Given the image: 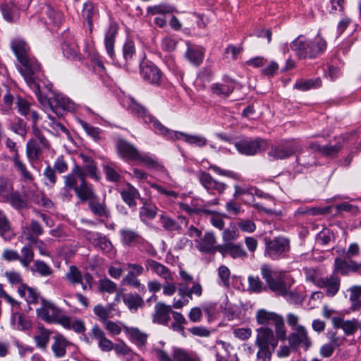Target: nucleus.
<instances>
[{
	"mask_svg": "<svg viewBox=\"0 0 361 361\" xmlns=\"http://www.w3.org/2000/svg\"><path fill=\"white\" fill-rule=\"evenodd\" d=\"M99 291L112 293L116 290V284L109 279H100Z\"/></svg>",
	"mask_w": 361,
	"mask_h": 361,
	"instance_id": "62",
	"label": "nucleus"
},
{
	"mask_svg": "<svg viewBox=\"0 0 361 361\" xmlns=\"http://www.w3.org/2000/svg\"><path fill=\"white\" fill-rule=\"evenodd\" d=\"M22 257L18 260L25 267H27L30 263L33 260L34 252L28 247H23L21 250Z\"/></svg>",
	"mask_w": 361,
	"mask_h": 361,
	"instance_id": "57",
	"label": "nucleus"
},
{
	"mask_svg": "<svg viewBox=\"0 0 361 361\" xmlns=\"http://www.w3.org/2000/svg\"><path fill=\"white\" fill-rule=\"evenodd\" d=\"M174 137L175 140L183 139L187 143L195 145L199 147L205 146L207 143V140L204 137L197 135H192L176 131V134H174Z\"/></svg>",
	"mask_w": 361,
	"mask_h": 361,
	"instance_id": "30",
	"label": "nucleus"
},
{
	"mask_svg": "<svg viewBox=\"0 0 361 361\" xmlns=\"http://www.w3.org/2000/svg\"><path fill=\"white\" fill-rule=\"evenodd\" d=\"M160 221L162 224L163 228L168 231H178L180 233L182 230L181 226L173 219L161 215L160 217Z\"/></svg>",
	"mask_w": 361,
	"mask_h": 361,
	"instance_id": "46",
	"label": "nucleus"
},
{
	"mask_svg": "<svg viewBox=\"0 0 361 361\" xmlns=\"http://www.w3.org/2000/svg\"><path fill=\"white\" fill-rule=\"evenodd\" d=\"M19 63L21 64L19 72L23 77L27 85L29 87H36V84L39 83L38 81L41 80L42 76H43L41 66L37 60L30 55L20 60Z\"/></svg>",
	"mask_w": 361,
	"mask_h": 361,
	"instance_id": "3",
	"label": "nucleus"
},
{
	"mask_svg": "<svg viewBox=\"0 0 361 361\" xmlns=\"http://www.w3.org/2000/svg\"><path fill=\"white\" fill-rule=\"evenodd\" d=\"M140 75L145 82L153 85H159L163 77L162 71L149 60L140 63Z\"/></svg>",
	"mask_w": 361,
	"mask_h": 361,
	"instance_id": "4",
	"label": "nucleus"
},
{
	"mask_svg": "<svg viewBox=\"0 0 361 361\" xmlns=\"http://www.w3.org/2000/svg\"><path fill=\"white\" fill-rule=\"evenodd\" d=\"M275 327V338L279 341H284L287 339L286 329L283 318L280 316L279 318L274 323Z\"/></svg>",
	"mask_w": 361,
	"mask_h": 361,
	"instance_id": "47",
	"label": "nucleus"
},
{
	"mask_svg": "<svg viewBox=\"0 0 361 361\" xmlns=\"http://www.w3.org/2000/svg\"><path fill=\"white\" fill-rule=\"evenodd\" d=\"M92 334L94 338L98 340L99 347L102 351H110L113 350L114 343L106 338L104 331L98 325H94L92 329Z\"/></svg>",
	"mask_w": 361,
	"mask_h": 361,
	"instance_id": "26",
	"label": "nucleus"
},
{
	"mask_svg": "<svg viewBox=\"0 0 361 361\" xmlns=\"http://www.w3.org/2000/svg\"><path fill=\"white\" fill-rule=\"evenodd\" d=\"M12 160L15 168L20 172L22 177H23L25 180H33L32 175L30 173V171H27L25 164L20 160L18 151H16V153H15Z\"/></svg>",
	"mask_w": 361,
	"mask_h": 361,
	"instance_id": "41",
	"label": "nucleus"
},
{
	"mask_svg": "<svg viewBox=\"0 0 361 361\" xmlns=\"http://www.w3.org/2000/svg\"><path fill=\"white\" fill-rule=\"evenodd\" d=\"M30 87V89L32 90V91L35 94L40 104L43 106L44 111L50 109L53 111H55V109H54L55 104H54L55 103H54V100L51 101V99L49 98H48L47 97H46L42 94V92H40V90H39V83L36 84V87L32 86V87Z\"/></svg>",
	"mask_w": 361,
	"mask_h": 361,
	"instance_id": "39",
	"label": "nucleus"
},
{
	"mask_svg": "<svg viewBox=\"0 0 361 361\" xmlns=\"http://www.w3.org/2000/svg\"><path fill=\"white\" fill-rule=\"evenodd\" d=\"M235 83L232 80L226 81L224 83H216L212 86V91L214 94L221 97L226 98L233 91Z\"/></svg>",
	"mask_w": 361,
	"mask_h": 361,
	"instance_id": "32",
	"label": "nucleus"
},
{
	"mask_svg": "<svg viewBox=\"0 0 361 361\" xmlns=\"http://www.w3.org/2000/svg\"><path fill=\"white\" fill-rule=\"evenodd\" d=\"M39 334L34 336V340L37 347L45 350L49 341L51 331L43 326L39 327Z\"/></svg>",
	"mask_w": 361,
	"mask_h": 361,
	"instance_id": "40",
	"label": "nucleus"
},
{
	"mask_svg": "<svg viewBox=\"0 0 361 361\" xmlns=\"http://www.w3.org/2000/svg\"><path fill=\"white\" fill-rule=\"evenodd\" d=\"M300 150V145L296 142H287L284 145L272 147L268 152L274 159H283L290 157Z\"/></svg>",
	"mask_w": 361,
	"mask_h": 361,
	"instance_id": "10",
	"label": "nucleus"
},
{
	"mask_svg": "<svg viewBox=\"0 0 361 361\" xmlns=\"http://www.w3.org/2000/svg\"><path fill=\"white\" fill-rule=\"evenodd\" d=\"M121 196L123 201L130 208L137 207V199L141 202L144 199L140 197L138 190L129 183H127L126 188L121 191Z\"/></svg>",
	"mask_w": 361,
	"mask_h": 361,
	"instance_id": "17",
	"label": "nucleus"
},
{
	"mask_svg": "<svg viewBox=\"0 0 361 361\" xmlns=\"http://www.w3.org/2000/svg\"><path fill=\"white\" fill-rule=\"evenodd\" d=\"M149 269L166 281L172 279L169 269L154 259H147L146 260L147 271H148Z\"/></svg>",
	"mask_w": 361,
	"mask_h": 361,
	"instance_id": "25",
	"label": "nucleus"
},
{
	"mask_svg": "<svg viewBox=\"0 0 361 361\" xmlns=\"http://www.w3.org/2000/svg\"><path fill=\"white\" fill-rule=\"evenodd\" d=\"M185 56L191 63L199 66L203 61L204 53L197 48L188 47Z\"/></svg>",
	"mask_w": 361,
	"mask_h": 361,
	"instance_id": "42",
	"label": "nucleus"
},
{
	"mask_svg": "<svg viewBox=\"0 0 361 361\" xmlns=\"http://www.w3.org/2000/svg\"><path fill=\"white\" fill-rule=\"evenodd\" d=\"M135 48L133 42H126L123 47V62L121 64L128 71L131 69V66L134 63L135 59Z\"/></svg>",
	"mask_w": 361,
	"mask_h": 361,
	"instance_id": "27",
	"label": "nucleus"
},
{
	"mask_svg": "<svg viewBox=\"0 0 361 361\" xmlns=\"http://www.w3.org/2000/svg\"><path fill=\"white\" fill-rule=\"evenodd\" d=\"M228 254L233 258L246 257L247 252L243 250L241 245L229 243Z\"/></svg>",
	"mask_w": 361,
	"mask_h": 361,
	"instance_id": "56",
	"label": "nucleus"
},
{
	"mask_svg": "<svg viewBox=\"0 0 361 361\" xmlns=\"http://www.w3.org/2000/svg\"><path fill=\"white\" fill-rule=\"evenodd\" d=\"M82 17L84 22L88 25L89 32L91 34L93 30V22L94 19L99 17V11L95 8L92 2H85L83 5L82 11Z\"/></svg>",
	"mask_w": 361,
	"mask_h": 361,
	"instance_id": "20",
	"label": "nucleus"
},
{
	"mask_svg": "<svg viewBox=\"0 0 361 361\" xmlns=\"http://www.w3.org/2000/svg\"><path fill=\"white\" fill-rule=\"evenodd\" d=\"M66 277L72 284L82 283V273L75 265H71L69 267L68 271L66 274Z\"/></svg>",
	"mask_w": 361,
	"mask_h": 361,
	"instance_id": "49",
	"label": "nucleus"
},
{
	"mask_svg": "<svg viewBox=\"0 0 361 361\" xmlns=\"http://www.w3.org/2000/svg\"><path fill=\"white\" fill-rule=\"evenodd\" d=\"M171 11L172 8L171 6L161 4L149 6L147 8V13L152 15L169 13Z\"/></svg>",
	"mask_w": 361,
	"mask_h": 361,
	"instance_id": "63",
	"label": "nucleus"
},
{
	"mask_svg": "<svg viewBox=\"0 0 361 361\" xmlns=\"http://www.w3.org/2000/svg\"><path fill=\"white\" fill-rule=\"evenodd\" d=\"M359 329V322L357 319L347 320L343 330L347 336L352 335Z\"/></svg>",
	"mask_w": 361,
	"mask_h": 361,
	"instance_id": "64",
	"label": "nucleus"
},
{
	"mask_svg": "<svg viewBox=\"0 0 361 361\" xmlns=\"http://www.w3.org/2000/svg\"><path fill=\"white\" fill-rule=\"evenodd\" d=\"M30 103L23 97L13 95L8 91L3 97L2 109L5 111L17 110L20 113H27L30 111Z\"/></svg>",
	"mask_w": 361,
	"mask_h": 361,
	"instance_id": "7",
	"label": "nucleus"
},
{
	"mask_svg": "<svg viewBox=\"0 0 361 361\" xmlns=\"http://www.w3.org/2000/svg\"><path fill=\"white\" fill-rule=\"evenodd\" d=\"M172 313L171 307L163 302H158L155 305V312L153 322L162 325H168L170 320L169 314Z\"/></svg>",
	"mask_w": 361,
	"mask_h": 361,
	"instance_id": "18",
	"label": "nucleus"
},
{
	"mask_svg": "<svg viewBox=\"0 0 361 361\" xmlns=\"http://www.w3.org/2000/svg\"><path fill=\"white\" fill-rule=\"evenodd\" d=\"M342 149V145L340 142L335 145H324L323 146V150L322 155L326 157H335L339 151Z\"/></svg>",
	"mask_w": 361,
	"mask_h": 361,
	"instance_id": "59",
	"label": "nucleus"
},
{
	"mask_svg": "<svg viewBox=\"0 0 361 361\" xmlns=\"http://www.w3.org/2000/svg\"><path fill=\"white\" fill-rule=\"evenodd\" d=\"M259 350L257 353V358L259 361H270L273 353L276 348L271 349L269 346H257Z\"/></svg>",
	"mask_w": 361,
	"mask_h": 361,
	"instance_id": "54",
	"label": "nucleus"
},
{
	"mask_svg": "<svg viewBox=\"0 0 361 361\" xmlns=\"http://www.w3.org/2000/svg\"><path fill=\"white\" fill-rule=\"evenodd\" d=\"M1 11L4 18L8 22H13L15 18L16 9L14 6L8 4L1 6Z\"/></svg>",
	"mask_w": 361,
	"mask_h": 361,
	"instance_id": "55",
	"label": "nucleus"
},
{
	"mask_svg": "<svg viewBox=\"0 0 361 361\" xmlns=\"http://www.w3.org/2000/svg\"><path fill=\"white\" fill-rule=\"evenodd\" d=\"M118 26L116 23H111L105 33L104 44L107 54L112 60H115L114 44L116 36L118 34Z\"/></svg>",
	"mask_w": 361,
	"mask_h": 361,
	"instance_id": "15",
	"label": "nucleus"
},
{
	"mask_svg": "<svg viewBox=\"0 0 361 361\" xmlns=\"http://www.w3.org/2000/svg\"><path fill=\"white\" fill-rule=\"evenodd\" d=\"M145 123H152L156 133L168 135L170 138L175 140L174 134L176 132L171 130L163 126L158 120L152 116L151 114H142Z\"/></svg>",
	"mask_w": 361,
	"mask_h": 361,
	"instance_id": "28",
	"label": "nucleus"
},
{
	"mask_svg": "<svg viewBox=\"0 0 361 361\" xmlns=\"http://www.w3.org/2000/svg\"><path fill=\"white\" fill-rule=\"evenodd\" d=\"M120 235L123 244L127 246L138 243L142 240V236L138 233L130 229L121 230Z\"/></svg>",
	"mask_w": 361,
	"mask_h": 361,
	"instance_id": "34",
	"label": "nucleus"
},
{
	"mask_svg": "<svg viewBox=\"0 0 361 361\" xmlns=\"http://www.w3.org/2000/svg\"><path fill=\"white\" fill-rule=\"evenodd\" d=\"M88 208L94 216L105 219L110 217L105 198L100 201L97 195L94 196L88 201Z\"/></svg>",
	"mask_w": 361,
	"mask_h": 361,
	"instance_id": "16",
	"label": "nucleus"
},
{
	"mask_svg": "<svg viewBox=\"0 0 361 361\" xmlns=\"http://www.w3.org/2000/svg\"><path fill=\"white\" fill-rule=\"evenodd\" d=\"M11 129L16 133L24 136L26 134V123L23 119L17 118L16 121L11 124Z\"/></svg>",
	"mask_w": 361,
	"mask_h": 361,
	"instance_id": "60",
	"label": "nucleus"
},
{
	"mask_svg": "<svg viewBox=\"0 0 361 361\" xmlns=\"http://www.w3.org/2000/svg\"><path fill=\"white\" fill-rule=\"evenodd\" d=\"M43 149L35 139L30 140L26 145V155L29 161L31 163L38 161Z\"/></svg>",
	"mask_w": 361,
	"mask_h": 361,
	"instance_id": "31",
	"label": "nucleus"
},
{
	"mask_svg": "<svg viewBox=\"0 0 361 361\" xmlns=\"http://www.w3.org/2000/svg\"><path fill=\"white\" fill-rule=\"evenodd\" d=\"M349 263L350 259L336 257L334 260V271H338L343 276L347 275L349 273Z\"/></svg>",
	"mask_w": 361,
	"mask_h": 361,
	"instance_id": "52",
	"label": "nucleus"
},
{
	"mask_svg": "<svg viewBox=\"0 0 361 361\" xmlns=\"http://www.w3.org/2000/svg\"><path fill=\"white\" fill-rule=\"evenodd\" d=\"M11 48L18 61L30 56V49L27 42L20 38H16L11 42Z\"/></svg>",
	"mask_w": 361,
	"mask_h": 361,
	"instance_id": "21",
	"label": "nucleus"
},
{
	"mask_svg": "<svg viewBox=\"0 0 361 361\" xmlns=\"http://www.w3.org/2000/svg\"><path fill=\"white\" fill-rule=\"evenodd\" d=\"M261 272L270 290L279 295L285 296L287 290H289L294 283L293 278L286 274L273 271L267 264L262 267Z\"/></svg>",
	"mask_w": 361,
	"mask_h": 361,
	"instance_id": "2",
	"label": "nucleus"
},
{
	"mask_svg": "<svg viewBox=\"0 0 361 361\" xmlns=\"http://www.w3.org/2000/svg\"><path fill=\"white\" fill-rule=\"evenodd\" d=\"M80 184L75 188V192L81 202H88L97 195L94 193L92 185L88 183L85 178H79Z\"/></svg>",
	"mask_w": 361,
	"mask_h": 361,
	"instance_id": "22",
	"label": "nucleus"
},
{
	"mask_svg": "<svg viewBox=\"0 0 361 361\" xmlns=\"http://www.w3.org/2000/svg\"><path fill=\"white\" fill-rule=\"evenodd\" d=\"M79 122L88 135L92 137L95 140H99L101 139V129L97 127L92 126L87 122L82 120H79Z\"/></svg>",
	"mask_w": 361,
	"mask_h": 361,
	"instance_id": "53",
	"label": "nucleus"
},
{
	"mask_svg": "<svg viewBox=\"0 0 361 361\" xmlns=\"http://www.w3.org/2000/svg\"><path fill=\"white\" fill-rule=\"evenodd\" d=\"M288 344L293 350L302 348L305 350H308L312 345V341L305 326L298 325L289 334L287 339Z\"/></svg>",
	"mask_w": 361,
	"mask_h": 361,
	"instance_id": "5",
	"label": "nucleus"
},
{
	"mask_svg": "<svg viewBox=\"0 0 361 361\" xmlns=\"http://www.w3.org/2000/svg\"><path fill=\"white\" fill-rule=\"evenodd\" d=\"M125 331L128 334L136 345L141 348L147 343L148 335L142 332L137 328H129L125 326Z\"/></svg>",
	"mask_w": 361,
	"mask_h": 361,
	"instance_id": "37",
	"label": "nucleus"
},
{
	"mask_svg": "<svg viewBox=\"0 0 361 361\" xmlns=\"http://www.w3.org/2000/svg\"><path fill=\"white\" fill-rule=\"evenodd\" d=\"M281 315L273 312L267 311L264 309H260L257 312L256 320L259 324L267 325L274 323Z\"/></svg>",
	"mask_w": 361,
	"mask_h": 361,
	"instance_id": "36",
	"label": "nucleus"
},
{
	"mask_svg": "<svg viewBox=\"0 0 361 361\" xmlns=\"http://www.w3.org/2000/svg\"><path fill=\"white\" fill-rule=\"evenodd\" d=\"M124 304L131 311H137L145 305L143 298L137 293H123L121 295Z\"/></svg>",
	"mask_w": 361,
	"mask_h": 361,
	"instance_id": "24",
	"label": "nucleus"
},
{
	"mask_svg": "<svg viewBox=\"0 0 361 361\" xmlns=\"http://www.w3.org/2000/svg\"><path fill=\"white\" fill-rule=\"evenodd\" d=\"M11 324L18 330L26 331L31 328V322L23 314L16 312L12 314Z\"/></svg>",
	"mask_w": 361,
	"mask_h": 361,
	"instance_id": "33",
	"label": "nucleus"
},
{
	"mask_svg": "<svg viewBox=\"0 0 361 361\" xmlns=\"http://www.w3.org/2000/svg\"><path fill=\"white\" fill-rule=\"evenodd\" d=\"M249 290L255 293H260L262 290H266V288H263V283L258 276H249Z\"/></svg>",
	"mask_w": 361,
	"mask_h": 361,
	"instance_id": "58",
	"label": "nucleus"
},
{
	"mask_svg": "<svg viewBox=\"0 0 361 361\" xmlns=\"http://www.w3.org/2000/svg\"><path fill=\"white\" fill-rule=\"evenodd\" d=\"M62 49L63 53L66 58L74 60L81 59L78 54V48L76 45L64 43Z\"/></svg>",
	"mask_w": 361,
	"mask_h": 361,
	"instance_id": "51",
	"label": "nucleus"
},
{
	"mask_svg": "<svg viewBox=\"0 0 361 361\" xmlns=\"http://www.w3.org/2000/svg\"><path fill=\"white\" fill-rule=\"evenodd\" d=\"M90 237L87 238L90 240H92V245L100 249L103 252L108 253L112 250L113 245L110 240L106 236L102 235L99 233H87Z\"/></svg>",
	"mask_w": 361,
	"mask_h": 361,
	"instance_id": "19",
	"label": "nucleus"
},
{
	"mask_svg": "<svg viewBox=\"0 0 361 361\" xmlns=\"http://www.w3.org/2000/svg\"><path fill=\"white\" fill-rule=\"evenodd\" d=\"M322 83V80L319 78L309 80H299L295 83L294 88L301 91H307L310 89L320 87Z\"/></svg>",
	"mask_w": 361,
	"mask_h": 361,
	"instance_id": "38",
	"label": "nucleus"
},
{
	"mask_svg": "<svg viewBox=\"0 0 361 361\" xmlns=\"http://www.w3.org/2000/svg\"><path fill=\"white\" fill-rule=\"evenodd\" d=\"M41 16L45 20L46 24H52L58 26L61 23V13L50 5H45L42 8Z\"/></svg>",
	"mask_w": 361,
	"mask_h": 361,
	"instance_id": "23",
	"label": "nucleus"
},
{
	"mask_svg": "<svg viewBox=\"0 0 361 361\" xmlns=\"http://www.w3.org/2000/svg\"><path fill=\"white\" fill-rule=\"evenodd\" d=\"M314 283L320 288H326V296L334 297L339 290L341 280L332 274L329 277H319Z\"/></svg>",
	"mask_w": 361,
	"mask_h": 361,
	"instance_id": "12",
	"label": "nucleus"
},
{
	"mask_svg": "<svg viewBox=\"0 0 361 361\" xmlns=\"http://www.w3.org/2000/svg\"><path fill=\"white\" fill-rule=\"evenodd\" d=\"M143 206L140 209V217H146L148 219H153L157 213L158 208L151 202H148L143 199L142 201Z\"/></svg>",
	"mask_w": 361,
	"mask_h": 361,
	"instance_id": "44",
	"label": "nucleus"
},
{
	"mask_svg": "<svg viewBox=\"0 0 361 361\" xmlns=\"http://www.w3.org/2000/svg\"><path fill=\"white\" fill-rule=\"evenodd\" d=\"M7 201L16 209H21L27 207V203L18 191L11 192L7 196Z\"/></svg>",
	"mask_w": 361,
	"mask_h": 361,
	"instance_id": "45",
	"label": "nucleus"
},
{
	"mask_svg": "<svg viewBox=\"0 0 361 361\" xmlns=\"http://www.w3.org/2000/svg\"><path fill=\"white\" fill-rule=\"evenodd\" d=\"M266 253L271 259H277L290 249L289 240L283 237H276L273 240L265 238Z\"/></svg>",
	"mask_w": 361,
	"mask_h": 361,
	"instance_id": "6",
	"label": "nucleus"
},
{
	"mask_svg": "<svg viewBox=\"0 0 361 361\" xmlns=\"http://www.w3.org/2000/svg\"><path fill=\"white\" fill-rule=\"evenodd\" d=\"M54 102L55 103L54 109L56 110H62L66 112L73 111H91L92 110L82 105L76 104L70 98L61 94H54Z\"/></svg>",
	"mask_w": 361,
	"mask_h": 361,
	"instance_id": "8",
	"label": "nucleus"
},
{
	"mask_svg": "<svg viewBox=\"0 0 361 361\" xmlns=\"http://www.w3.org/2000/svg\"><path fill=\"white\" fill-rule=\"evenodd\" d=\"M199 180L207 191L215 190L221 194L226 188L225 183L214 180L209 173L202 171L199 175Z\"/></svg>",
	"mask_w": 361,
	"mask_h": 361,
	"instance_id": "14",
	"label": "nucleus"
},
{
	"mask_svg": "<svg viewBox=\"0 0 361 361\" xmlns=\"http://www.w3.org/2000/svg\"><path fill=\"white\" fill-rule=\"evenodd\" d=\"M116 147L118 156L126 161H135L140 157L137 149L123 138L116 140Z\"/></svg>",
	"mask_w": 361,
	"mask_h": 361,
	"instance_id": "9",
	"label": "nucleus"
},
{
	"mask_svg": "<svg viewBox=\"0 0 361 361\" xmlns=\"http://www.w3.org/2000/svg\"><path fill=\"white\" fill-rule=\"evenodd\" d=\"M216 238L212 233H205L202 243L197 246L200 251L204 253H214V249L216 245Z\"/></svg>",
	"mask_w": 361,
	"mask_h": 361,
	"instance_id": "35",
	"label": "nucleus"
},
{
	"mask_svg": "<svg viewBox=\"0 0 361 361\" xmlns=\"http://www.w3.org/2000/svg\"><path fill=\"white\" fill-rule=\"evenodd\" d=\"M70 343L62 336L57 335L54 337V343L51 345V350L56 357H64L66 354V348Z\"/></svg>",
	"mask_w": 361,
	"mask_h": 361,
	"instance_id": "29",
	"label": "nucleus"
},
{
	"mask_svg": "<svg viewBox=\"0 0 361 361\" xmlns=\"http://www.w3.org/2000/svg\"><path fill=\"white\" fill-rule=\"evenodd\" d=\"M32 272H37L42 276H47L52 274L51 268L44 262L36 260L33 266L30 268Z\"/></svg>",
	"mask_w": 361,
	"mask_h": 361,
	"instance_id": "48",
	"label": "nucleus"
},
{
	"mask_svg": "<svg viewBox=\"0 0 361 361\" xmlns=\"http://www.w3.org/2000/svg\"><path fill=\"white\" fill-rule=\"evenodd\" d=\"M255 345L257 346H269L271 349L276 348L278 339L275 338L274 331L267 326H262L257 330Z\"/></svg>",
	"mask_w": 361,
	"mask_h": 361,
	"instance_id": "11",
	"label": "nucleus"
},
{
	"mask_svg": "<svg viewBox=\"0 0 361 361\" xmlns=\"http://www.w3.org/2000/svg\"><path fill=\"white\" fill-rule=\"evenodd\" d=\"M173 361H200L191 356L185 350L174 348L173 350Z\"/></svg>",
	"mask_w": 361,
	"mask_h": 361,
	"instance_id": "50",
	"label": "nucleus"
},
{
	"mask_svg": "<svg viewBox=\"0 0 361 361\" xmlns=\"http://www.w3.org/2000/svg\"><path fill=\"white\" fill-rule=\"evenodd\" d=\"M290 49L300 59H315L326 49L327 42L320 35L310 39L300 35L290 43Z\"/></svg>",
	"mask_w": 361,
	"mask_h": 361,
	"instance_id": "1",
	"label": "nucleus"
},
{
	"mask_svg": "<svg viewBox=\"0 0 361 361\" xmlns=\"http://www.w3.org/2000/svg\"><path fill=\"white\" fill-rule=\"evenodd\" d=\"M73 172L76 173L77 177L86 178L87 176L90 177L96 181L99 180V169L96 162L92 159L90 162L83 164L82 166L75 165L73 168Z\"/></svg>",
	"mask_w": 361,
	"mask_h": 361,
	"instance_id": "13",
	"label": "nucleus"
},
{
	"mask_svg": "<svg viewBox=\"0 0 361 361\" xmlns=\"http://www.w3.org/2000/svg\"><path fill=\"white\" fill-rule=\"evenodd\" d=\"M104 171L106 179L113 183H118L121 180V175L111 166L109 165L104 166Z\"/></svg>",
	"mask_w": 361,
	"mask_h": 361,
	"instance_id": "61",
	"label": "nucleus"
},
{
	"mask_svg": "<svg viewBox=\"0 0 361 361\" xmlns=\"http://www.w3.org/2000/svg\"><path fill=\"white\" fill-rule=\"evenodd\" d=\"M237 150L242 154L251 156L255 154V149L252 148L251 139L244 138L234 142Z\"/></svg>",
	"mask_w": 361,
	"mask_h": 361,
	"instance_id": "43",
	"label": "nucleus"
}]
</instances>
